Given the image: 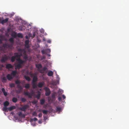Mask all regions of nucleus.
<instances>
[{
	"label": "nucleus",
	"instance_id": "f257e3e1",
	"mask_svg": "<svg viewBox=\"0 0 129 129\" xmlns=\"http://www.w3.org/2000/svg\"><path fill=\"white\" fill-rule=\"evenodd\" d=\"M17 60L18 61V63L15 65V68L16 69H19L22 68V66L24 64L26 61L20 59V58Z\"/></svg>",
	"mask_w": 129,
	"mask_h": 129
},
{
	"label": "nucleus",
	"instance_id": "f03ea898",
	"mask_svg": "<svg viewBox=\"0 0 129 129\" xmlns=\"http://www.w3.org/2000/svg\"><path fill=\"white\" fill-rule=\"evenodd\" d=\"M18 51L20 53L19 55L22 54L21 56L23 55V58L25 59V61L27 60L28 59V56L26 53V51L24 49H19L18 50Z\"/></svg>",
	"mask_w": 129,
	"mask_h": 129
},
{
	"label": "nucleus",
	"instance_id": "7ed1b4c3",
	"mask_svg": "<svg viewBox=\"0 0 129 129\" xmlns=\"http://www.w3.org/2000/svg\"><path fill=\"white\" fill-rule=\"evenodd\" d=\"M9 41L10 43H8L6 45V47L7 48H11L14 45V40L13 38H11L9 39Z\"/></svg>",
	"mask_w": 129,
	"mask_h": 129
},
{
	"label": "nucleus",
	"instance_id": "20e7f679",
	"mask_svg": "<svg viewBox=\"0 0 129 129\" xmlns=\"http://www.w3.org/2000/svg\"><path fill=\"white\" fill-rule=\"evenodd\" d=\"M14 56H12L11 58V61L13 62L15 61L16 58L20 57L21 56H22V54L21 55H19L17 53H14Z\"/></svg>",
	"mask_w": 129,
	"mask_h": 129
},
{
	"label": "nucleus",
	"instance_id": "39448f33",
	"mask_svg": "<svg viewBox=\"0 0 129 129\" xmlns=\"http://www.w3.org/2000/svg\"><path fill=\"white\" fill-rule=\"evenodd\" d=\"M8 59V57L6 55L2 56V58L1 60V62L3 63L6 61Z\"/></svg>",
	"mask_w": 129,
	"mask_h": 129
},
{
	"label": "nucleus",
	"instance_id": "423d86ee",
	"mask_svg": "<svg viewBox=\"0 0 129 129\" xmlns=\"http://www.w3.org/2000/svg\"><path fill=\"white\" fill-rule=\"evenodd\" d=\"M48 70V68L46 67H43L42 69H40L39 70V71L42 74L44 73L45 71H46V72H47Z\"/></svg>",
	"mask_w": 129,
	"mask_h": 129
},
{
	"label": "nucleus",
	"instance_id": "0eeeda50",
	"mask_svg": "<svg viewBox=\"0 0 129 129\" xmlns=\"http://www.w3.org/2000/svg\"><path fill=\"white\" fill-rule=\"evenodd\" d=\"M46 92L45 95L46 96H49L50 94L51 91L49 88L47 87H45V88Z\"/></svg>",
	"mask_w": 129,
	"mask_h": 129
},
{
	"label": "nucleus",
	"instance_id": "6e6552de",
	"mask_svg": "<svg viewBox=\"0 0 129 129\" xmlns=\"http://www.w3.org/2000/svg\"><path fill=\"white\" fill-rule=\"evenodd\" d=\"M28 106L27 105H25L21 108H20L19 109L22 111L24 112L26 111V110L28 108Z\"/></svg>",
	"mask_w": 129,
	"mask_h": 129
},
{
	"label": "nucleus",
	"instance_id": "1a4fd4ad",
	"mask_svg": "<svg viewBox=\"0 0 129 129\" xmlns=\"http://www.w3.org/2000/svg\"><path fill=\"white\" fill-rule=\"evenodd\" d=\"M24 94L25 96H28L29 98H31L32 97V94L28 91L24 92Z\"/></svg>",
	"mask_w": 129,
	"mask_h": 129
},
{
	"label": "nucleus",
	"instance_id": "9d476101",
	"mask_svg": "<svg viewBox=\"0 0 129 129\" xmlns=\"http://www.w3.org/2000/svg\"><path fill=\"white\" fill-rule=\"evenodd\" d=\"M13 66L11 64L9 63L6 65V68L9 70L10 68H13Z\"/></svg>",
	"mask_w": 129,
	"mask_h": 129
},
{
	"label": "nucleus",
	"instance_id": "9b49d317",
	"mask_svg": "<svg viewBox=\"0 0 129 129\" xmlns=\"http://www.w3.org/2000/svg\"><path fill=\"white\" fill-rule=\"evenodd\" d=\"M18 115L20 117L24 118L25 116L24 114H23L21 112H18Z\"/></svg>",
	"mask_w": 129,
	"mask_h": 129
},
{
	"label": "nucleus",
	"instance_id": "f8f14e48",
	"mask_svg": "<svg viewBox=\"0 0 129 129\" xmlns=\"http://www.w3.org/2000/svg\"><path fill=\"white\" fill-rule=\"evenodd\" d=\"M9 18H6L5 19L2 20V21L1 22L2 24H4V23H6L9 20Z\"/></svg>",
	"mask_w": 129,
	"mask_h": 129
},
{
	"label": "nucleus",
	"instance_id": "ddd939ff",
	"mask_svg": "<svg viewBox=\"0 0 129 129\" xmlns=\"http://www.w3.org/2000/svg\"><path fill=\"white\" fill-rule=\"evenodd\" d=\"M7 79L9 80L12 79L13 78L12 75L10 74H8L7 76Z\"/></svg>",
	"mask_w": 129,
	"mask_h": 129
},
{
	"label": "nucleus",
	"instance_id": "4468645a",
	"mask_svg": "<svg viewBox=\"0 0 129 129\" xmlns=\"http://www.w3.org/2000/svg\"><path fill=\"white\" fill-rule=\"evenodd\" d=\"M16 107L15 106H12L8 108V110H9V111H11L12 110L15 109Z\"/></svg>",
	"mask_w": 129,
	"mask_h": 129
},
{
	"label": "nucleus",
	"instance_id": "2eb2a0df",
	"mask_svg": "<svg viewBox=\"0 0 129 129\" xmlns=\"http://www.w3.org/2000/svg\"><path fill=\"white\" fill-rule=\"evenodd\" d=\"M44 84V83L43 82H40L38 83V86L39 88H41L43 87Z\"/></svg>",
	"mask_w": 129,
	"mask_h": 129
},
{
	"label": "nucleus",
	"instance_id": "dca6fc26",
	"mask_svg": "<svg viewBox=\"0 0 129 129\" xmlns=\"http://www.w3.org/2000/svg\"><path fill=\"white\" fill-rule=\"evenodd\" d=\"M25 46L27 48H28L29 47V40H26L25 42Z\"/></svg>",
	"mask_w": 129,
	"mask_h": 129
},
{
	"label": "nucleus",
	"instance_id": "f3484780",
	"mask_svg": "<svg viewBox=\"0 0 129 129\" xmlns=\"http://www.w3.org/2000/svg\"><path fill=\"white\" fill-rule=\"evenodd\" d=\"M1 80L2 82L3 83L6 82L7 80L6 77H2L1 78Z\"/></svg>",
	"mask_w": 129,
	"mask_h": 129
},
{
	"label": "nucleus",
	"instance_id": "a211bd4d",
	"mask_svg": "<svg viewBox=\"0 0 129 129\" xmlns=\"http://www.w3.org/2000/svg\"><path fill=\"white\" fill-rule=\"evenodd\" d=\"M38 80V78L36 76H34L33 78L32 82H36Z\"/></svg>",
	"mask_w": 129,
	"mask_h": 129
},
{
	"label": "nucleus",
	"instance_id": "6ab92c4d",
	"mask_svg": "<svg viewBox=\"0 0 129 129\" xmlns=\"http://www.w3.org/2000/svg\"><path fill=\"white\" fill-rule=\"evenodd\" d=\"M32 86L33 88H35L37 87V83L35 82H32Z\"/></svg>",
	"mask_w": 129,
	"mask_h": 129
},
{
	"label": "nucleus",
	"instance_id": "aec40b11",
	"mask_svg": "<svg viewBox=\"0 0 129 129\" xmlns=\"http://www.w3.org/2000/svg\"><path fill=\"white\" fill-rule=\"evenodd\" d=\"M9 104V103L8 101H5L4 103V106L5 107H7Z\"/></svg>",
	"mask_w": 129,
	"mask_h": 129
},
{
	"label": "nucleus",
	"instance_id": "412c9836",
	"mask_svg": "<svg viewBox=\"0 0 129 129\" xmlns=\"http://www.w3.org/2000/svg\"><path fill=\"white\" fill-rule=\"evenodd\" d=\"M24 87L26 89H29L30 87V85L29 83H26L25 84Z\"/></svg>",
	"mask_w": 129,
	"mask_h": 129
},
{
	"label": "nucleus",
	"instance_id": "4be33fe9",
	"mask_svg": "<svg viewBox=\"0 0 129 129\" xmlns=\"http://www.w3.org/2000/svg\"><path fill=\"white\" fill-rule=\"evenodd\" d=\"M24 78L26 80L28 81H30L31 80V79L29 76H24Z\"/></svg>",
	"mask_w": 129,
	"mask_h": 129
},
{
	"label": "nucleus",
	"instance_id": "5701e85b",
	"mask_svg": "<svg viewBox=\"0 0 129 129\" xmlns=\"http://www.w3.org/2000/svg\"><path fill=\"white\" fill-rule=\"evenodd\" d=\"M36 67L40 69L42 68V66L41 64H36Z\"/></svg>",
	"mask_w": 129,
	"mask_h": 129
},
{
	"label": "nucleus",
	"instance_id": "b1692460",
	"mask_svg": "<svg viewBox=\"0 0 129 129\" xmlns=\"http://www.w3.org/2000/svg\"><path fill=\"white\" fill-rule=\"evenodd\" d=\"M53 72L51 71H50L48 72V75L49 76H51L53 75Z\"/></svg>",
	"mask_w": 129,
	"mask_h": 129
},
{
	"label": "nucleus",
	"instance_id": "393cba45",
	"mask_svg": "<svg viewBox=\"0 0 129 129\" xmlns=\"http://www.w3.org/2000/svg\"><path fill=\"white\" fill-rule=\"evenodd\" d=\"M8 108H7V107L4 106L2 109V110L4 111L8 112V111H7V110L8 109Z\"/></svg>",
	"mask_w": 129,
	"mask_h": 129
},
{
	"label": "nucleus",
	"instance_id": "a878e982",
	"mask_svg": "<svg viewBox=\"0 0 129 129\" xmlns=\"http://www.w3.org/2000/svg\"><path fill=\"white\" fill-rule=\"evenodd\" d=\"M17 36L19 38H22L23 37V35L22 34L19 33L17 35Z\"/></svg>",
	"mask_w": 129,
	"mask_h": 129
},
{
	"label": "nucleus",
	"instance_id": "bb28decb",
	"mask_svg": "<svg viewBox=\"0 0 129 129\" xmlns=\"http://www.w3.org/2000/svg\"><path fill=\"white\" fill-rule=\"evenodd\" d=\"M40 104L41 105H43L45 102V100L44 99H42L40 100Z\"/></svg>",
	"mask_w": 129,
	"mask_h": 129
},
{
	"label": "nucleus",
	"instance_id": "cd10ccee",
	"mask_svg": "<svg viewBox=\"0 0 129 129\" xmlns=\"http://www.w3.org/2000/svg\"><path fill=\"white\" fill-rule=\"evenodd\" d=\"M3 40V36L0 35V44L2 43V41Z\"/></svg>",
	"mask_w": 129,
	"mask_h": 129
},
{
	"label": "nucleus",
	"instance_id": "c85d7f7f",
	"mask_svg": "<svg viewBox=\"0 0 129 129\" xmlns=\"http://www.w3.org/2000/svg\"><path fill=\"white\" fill-rule=\"evenodd\" d=\"M17 73L16 71H13L11 73V75L15 76L16 75Z\"/></svg>",
	"mask_w": 129,
	"mask_h": 129
},
{
	"label": "nucleus",
	"instance_id": "c756f323",
	"mask_svg": "<svg viewBox=\"0 0 129 129\" xmlns=\"http://www.w3.org/2000/svg\"><path fill=\"white\" fill-rule=\"evenodd\" d=\"M12 101L13 102L15 103L17 102V99L16 98L14 97L12 99Z\"/></svg>",
	"mask_w": 129,
	"mask_h": 129
},
{
	"label": "nucleus",
	"instance_id": "7c9ffc66",
	"mask_svg": "<svg viewBox=\"0 0 129 129\" xmlns=\"http://www.w3.org/2000/svg\"><path fill=\"white\" fill-rule=\"evenodd\" d=\"M15 83L16 84L18 85L20 84L21 82L20 81L17 80L15 81Z\"/></svg>",
	"mask_w": 129,
	"mask_h": 129
},
{
	"label": "nucleus",
	"instance_id": "2f4dec72",
	"mask_svg": "<svg viewBox=\"0 0 129 129\" xmlns=\"http://www.w3.org/2000/svg\"><path fill=\"white\" fill-rule=\"evenodd\" d=\"M56 111H57L60 112L61 111V108L60 107H56Z\"/></svg>",
	"mask_w": 129,
	"mask_h": 129
},
{
	"label": "nucleus",
	"instance_id": "473e14b6",
	"mask_svg": "<svg viewBox=\"0 0 129 129\" xmlns=\"http://www.w3.org/2000/svg\"><path fill=\"white\" fill-rule=\"evenodd\" d=\"M48 112V110H43L42 111V112L44 114H47Z\"/></svg>",
	"mask_w": 129,
	"mask_h": 129
},
{
	"label": "nucleus",
	"instance_id": "72a5a7b5",
	"mask_svg": "<svg viewBox=\"0 0 129 129\" xmlns=\"http://www.w3.org/2000/svg\"><path fill=\"white\" fill-rule=\"evenodd\" d=\"M17 34L16 33H14L12 34V37L15 38L17 36Z\"/></svg>",
	"mask_w": 129,
	"mask_h": 129
},
{
	"label": "nucleus",
	"instance_id": "f704fd0d",
	"mask_svg": "<svg viewBox=\"0 0 129 129\" xmlns=\"http://www.w3.org/2000/svg\"><path fill=\"white\" fill-rule=\"evenodd\" d=\"M10 86L11 87H14L15 84L13 83H12L10 84Z\"/></svg>",
	"mask_w": 129,
	"mask_h": 129
},
{
	"label": "nucleus",
	"instance_id": "c9c22d12",
	"mask_svg": "<svg viewBox=\"0 0 129 129\" xmlns=\"http://www.w3.org/2000/svg\"><path fill=\"white\" fill-rule=\"evenodd\" d=\"M21 101L23 102H24L26 101V100L25 98H23L21 99Z\"/></svg>",
	"mask_w": 129,
	"mask_h": 129
},
{
	"label": "nucleus",
	"instance_id": "e433bc0d",
	"mask_svg": "<svg viewBox=\"0 0 129 129\" xmlns=\"http://www.w3.org/2000/svg\"><path fill=\"white\" fill-rule=\"evenodd\" d=\"M17 87L18 88H20L21 89H22L21 86L20 85H17Z\"/></svg>",
	"mask_w": 129,
	"mask_h": 129
},
{
	"label": "nucleus",
	"instance_id": "4c0bfd02",
	"mask_svg": "<svg viewBox=\"0 0 129 129\" xmlns=\"http://www.w3.org/2000/svg\"><path fill=\"white\" fill-rule=\"evenodd\" d=\"M32 115L33 116H37V114L36 113V112H34L33 114Z\"/></svg>",
	"mask_w": 129,
	"mask_h": 129
},
{
	"label": "nucleus",
	"instance_id": "58836bf2",
	"mask_svg": "<svg viewBox=\"0 0 129 129\" xmlns=\"http://www.w3.org/2000/svg\"><path fill=\"white\" fill-rule=\"evenodd\" d=\"M32 120H34V121H37L38 120V119L37 118L35 117V118H34L33 119H32Z\"/></svg>",
	"mask_w": 129,
	"mask_h": 129
},
{
	"label": "nucleus",
	"instance_id": "ea45409f",
	"mask_svg": "<svg viewBox=\"0 0 129 129\" xmlns=\"http://www.w3.org/2000/svg\"><path fill=\"white\" fill-rule=\"evenodd\" d=\"M58 100L59 101H61V98L59 96L58 98Z\"/></svg>",
	"mask_w": 129,
	"mask_h": 129
},
{
	"label": "nucleus",
	"instance_id": "a19ab883",
	"mask_svg": "<svg viewBox=\"0 0 129 129\" xmlns=\"http://www.w3.org/2000/svg\"><path fill=\"white\" fill-rule=\"evenodd\" d=\"M40 94H38L37 95V97L38 99H39V98L40 97Z\"/></svg>",
	"mask_w": 129,
	"mask_h": 129
},
{
	"label": "nucleus",
	"instance_id": "79ce46f5",
	"mask_svg": "<svg viewBox=\"0 0 129 129\" xmlns=\"http://www.w3.org/2000/svg\"><path fill=\"white\" fill-rule=\"evenodd\" d=\"M42 114L41 113H40L38 114V116L39 117H41L42 116Z\"/></svg>",
	"mask_w": 129,
	"mask_h": 129
},
{
	"label": "nucleus",
	"instance_id": "37998d69",
	"mask_svg": "<svg viewBox=\"0 0 129 129\" xmlns=\"http://www.w3.org/2000/svg\"><path fill=\"white\" fill-rule=\"evenodd\" d=\"M2 92L4 93V92H5V89L4 88H2Z\"/></svg>",
	"mask_w": 129,
	"mask_h": 129
},
{
	"label": "nucleus",
	"instance_id": "c03bdc74",
	"mask_svg": "<svg viewBox=\"0 0 129 129\" xmlns=\"http://www.w3.org/2000/svg\"><path fill=\"white\" fill-rule=\"evenodd\" d=\"M28 36L29 37H32V34L31 33L29 34H28Z\"/></svg>",
	"mask_w": 129,
	"mask_h": 129
},
{
	"label": "nucleus",
	"instance_id": "a18cd8bd",
	"mask_svg": "<svg viewBox=\"0 0 129 129\" xmlns=\"http://www.w3.org/2000/svg\"><path fill=\"white\" fill-rule=\"evenodd\" d=\"M3 93L4 95L5 96H6L7 95V93L6 92H4Z\"/></svg>",
	"mask_w": 129,
	"mask_h": 129
},
{
	"label": "nucleus",
	"instance_id": "49530a36",
	"mask_svg": "<svg viewBox=\"0 0 129 129\" xmlns=\"http://www.w3.org/2000/svg\"><path fill=\"white\" fill-rule=\"evenodd\" d=\"M41 52L43 54H44L45 53V52L44 50H43L41 51Z\"/></svg>",
	"mask_w": 129,
	"mask_h": 129
},
{
	"label": "nucleus",
	"instance_id": "de8ad7c7",
	"mask_svg": "<svg viewBox=\"0 0 129 129\" xmlns=\"http://www.w3.org/2000/svg\"><path fill=\"white\" fill-rule=\"evenodd\" d=\"M46 51L49 53L50 52H51L50 50V49H47L46 50Z\"/></svg>",
	"mask_w": 129,
	"mask_h": 129
},
{
	"label": "nucleus",
	"instance_id": "09e8293b",
	"mask_svg": "<svg viewBox=\"0 0 129 129\" xmlns=\"http://www.w3.org/2000/svg\"><path fill=\"white\" fill-rule=\"evenodd\" d=\"M62 97L63 98V99H65V98H66V97L64 95H63V94L62 95Z\"/></svg>",
	"mask_w": 129,
	"mask_h": 129
},
{
	"label": "nucleus",
	"instance_id": "8fccbe9b",
	"mask_svg": "<svg viewBox=\"0 0 129 129\" xmlns=\"http://www.w3.org/2000/svg\"><path fill=\"white\" fill-rule=\"evenodd\" d=\"M35 36V32L33 33L32 38H33Z\"/></svg>",
	"mask_w": 129,
	"mask_h": 129
},
{
	"label": "nucleus",
	"instance_id": "3c124183",
	"mask_svg": "<svg viewBox=\"0 0 129 129\" xmlns=\"http://www.w3.org/2000/svg\"><path fill=\"white\" fill-rule=\"evenodd\" d=\"M47 42L48 43H51V41L50 40H48L47 41Z\"/></svg>",
	"mask_w": 129,
	"mask_h": 129
},
{
	"label": "nucleus",
	"instance_id": "603ef678",
	"mask_svg": "<svg viewBox=\"0 0 129 129\" xmlns=\"http://www.w3.org/2000/svg\"><path fill=\"white\" fill-rule=\"evenodd\" d=\"M11 114L12 115H13L14 114V113L13 112H12L11 113Z\"/></svg>",
	"mask_w": 129,
	"mask_h": 129
},
{
	"label": "nucleus",
	"instance_id": "864d4df0",
	"mask_svg": "<svg viewBox=\"0 0 129 129\" xmlns=\"http://www.w3.org/2000/svg\"><path fill=\"white\" fill-rule=\"evenodd\" d=\"M2 20V18L0 17V23H1V21Z\"/></svg>",
	"mask_w": 129,
	"mask_h": 129
},
{
	"label": "nucleus",
	"instance_id": "5fc2aeb1",
	"mask_svg": "<svg viewBox=\"0 0 129 129\" xmlns=\"http://www.w3.org/2000/svg\"><path fill=\"white\" fill-rule=\"evenodd\" d=\"M25 37H26V39H28V37L27 36H26Z\"/></svg>",
	"mask_w": 129,
	"mask_h": 129
}]
</instances>
